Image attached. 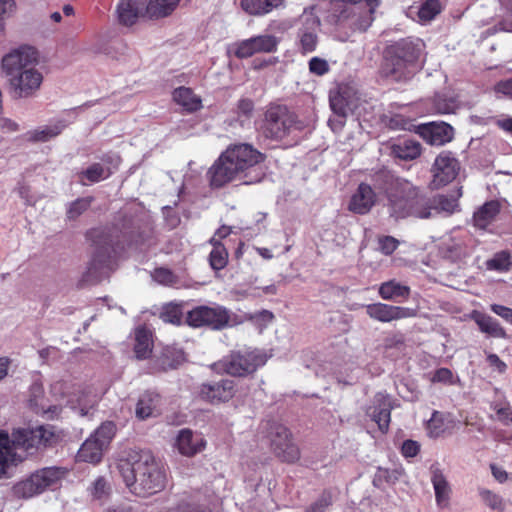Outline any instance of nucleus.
<instances>
[{
    "instance_id": "obj_1",
    "label": "nucleus",
    "mask_w": 512,
    "mask_h": 512,
    "mask_svg": "<svg viewBox=\"0 0 512 512\" xmlns=\"http://www.w3.org/2000/svg\"><path fill=\"white\" fill-rule=\"evenodd\" d=\"M265 160L266 155L251 144H230L208 169L209 185L219 189L235 180L246 185L258 183L265 176Z\"/></svg>"
},
{
    "instance_id": "obj_2",
    "label": "nucleus",
    "mask_w": 512,
    "mask_h": 512,
    "mask_svg": "<svg viewBox=\"0 0 512 512\" xmlns=\"http://www.w3.org/2000/svg\"><path fill=\"white\" fill-rule=\"evenodd\" d=\"M374 185L387 199L390 217L399 220L413 216L421 219L431 217L429 197L410 181L381 170L374 175Z\"/></svg>"
},
{
    "instance_id": "obj_3",
    "label": "nucleus",
    "mask_w": 512,
    "mask_h": 512,
    "mask_svg": "<svg viewBox=\"0 0 512 512\" xmlns=\"http://www.w3.org/2000/svg\"><path fill=\"white\" fill-rule=\"evenodd\" d=\"M117 469L135 496L149 497L166 487V471L150 451L129 452L126 458L119 459Z\"/></svg>"
},
{
    "instance_id": "obj_4",
    "label": "nucleus",
    "mask_w": 512,
    "mask_h": 512,
    "mask_svg": "<svg viewBox=\"0 0 512 512\" xmlns=\"http://www.w3.org/2000/svg\"><path fill=\"white\" fill-rule=\"evenodd\" d=\"M424 42L415 37H405L388 45L384 51L380 74L393 82L412 79L423 53Z\"/></svg>"
},
{
    "instance_id": "obj_5",
    "label": "nucleus",
    "mask_w": 512,
    "mask_h": 512,
    "mask_svg": "<svg viewBox=\"0 0 512 512\" xmlns=\"http://www.w3.org/2000/svg\"><path fill=\"white\" fill-rule=\"evenodd\" d=\"M58 441V436L51 425H41L32 429H18L13 432V440L9 434L0 430V479L7 476L10 464L13 462V448L24 449L27 453L33 454L34 450L41 447L52 446Z\"/></svg>"
},
{
    "instance_id": "obj_6",
    "label": "nucleus",
    "mask_w": 512,
    "mask_h": 512,
    "mask_svg": "<svg viewBox=\"0 0 512 512\" xmlns=\"http://www.w3.org/2000/svg\"><path fill=\"white\" fill-rule=\"evenodd\" d=\"M336 2L327 16V22L337 30L365 32L372 24L380 0H329Z\"/></svg>"
},
{
    "instance_id": "obj_7",
    "label": "nucleus",
    "mask_w": 512,
    "mask_h": 512,
    "mask_svg": "<svg viewBox=\"0 0 512 512\" xmlns=\"http://www.w3.org/2000/svg\"><path fill=\"white\" fill-rule=\"evenodd\" d=\"M301 126L295 113L284 105L271 104L267 107L260 122L261 134L269 140L282 141L292 131L300 130Z\"/></svg>"
},
{
    "instance_id": "obj_8",
    "label": "nucleus",
    "mask_w": 512,
    "mask_h": 512,
    "mask_svg": "<svg viewBox=\"0 0 512 512\" xmlns=\"http://www.w3.org/2000/svg\"><path fill=\"white\" fill-rule=\"evenodd\" d=\"M86 238L94 247L87 274L98 277L102 274L103 269L109 267L112 254L116 251L113 234L109 228H92L86 232Z\"/></svg>"
},
{
    "instance_id": "obj_9",
    "label": "nucleus",
    "mask_w": 512,
    "mask_h": 512,
    "mask_svg": "<svg viewBox=\"0 0 512 512\" xmlns=\"http://www.w3.org/2000/svg\"><path fill=\"white\" fill-rule=\"evenodd\" d=\"M116 425L111 421L102 423L81 445L77 458L79 461L96 464L101 461L103 451L115 436Z\"/></svg>"
},
{
    "instance_id": "obj_10",
    "label": "nucleus",
    "mask_w": 512,
    "mask_h": 512,
    "mask_svg": "<svg viewBox=\"0 0 512 512\" xmlns=\"http://www.w3.org/2000/svg\"><path fill=\"white\" fill-rule=\"evenodd\" d=\"M38 51L30 45H20L4 54L0 61V72L8 80L25 69L36 66L38 63Z\"/></svg>"
},
{
    "instance_id": "obj_11",
    "label": "nucleus",
    "mask_w": 512,
    "mask_h": 512,
    "mask_svg": "<svg viewBox=\"0 0 512 512\" xmlns=\"http://www.w3.org/2000/svg\"><path fill=\"white\" fill-rule=\"evenodd\" d=\"M266 355L258 349L232 351L224 360L225 371L232 376H246L265 365Z\"/></svg>"
},
{
    "instance_id": "obj_12",
    "label": "nucleus",
    "mask_w": 512,
    "mask_h": 512,
    "mask_svg": "<svg viewBox=\"0 0 512 512\" xmlns=\"http://www.w3.org/2000/svg\"><path fill=\"white\" fill-rule=\"evenodd\" d=\"M230 321L229 310L223 306L200 305L187 313L186 322L190 327H207L211 330H222Z\"/></svg>"
},
{
    "instance_id": "obj_13",
    "label": "nucleus",
    "mask_w": 512,
    "mask_h": 512,
    "mask_svg": "<svg viewBox=\"0 0 512 512\" xmlns=\"http://www.w3.org/2000/svg\"><path fill=\"white\" fill-rule=\"evenodd\" d=\"M63 472L56 467L43 468L31 474L15 486L16 493L23 498H31L57 484Z\"/></svg>"
},
{
    "instance_id": "obj_14",
    "label": "nucleus",
    "mask_w": 512,
    "mask_h": 512,
    "mask_svg": "<svg viewBox=\"0 0 512 512\" xmlns=\"http://www.w3.org/2000/svg\"><path fill=\"white\" fill-rule=\"evenodd\" d=\"M269 439L270 448L280 461L293 464L300 459V449L293 441L292 433L284 425H274L269 433Z\"/></svg>"
},
{
    "instance_id": "obj_15",
    "label": "nucleus",
    "mask_w": 512,
    "mask_h": 512,
    "mask_svg": "<svg viewBox=\"0 0 512 512\" xmlns=\"http://www.w3.org/2000/svg\"><path fill=\"white\" fill-rule=\"evenodd\" d=\"M296 46L302 55L316 51L319 44L320 19L312 13L302 14L296 20Z\"/></svg>"
},
{
    "instance_id": "obj_16",
    "label": "nucleus",
    "mask_w": 512,
    "mask_h": 512,
    "mask_svg": "<svg viewBox=\"0 0 512 512\" xmlns=\"http://www.w3.org/2000/svg\"><path fill=\"white\" fill-rule=\"evenodd\" d=\"M11 95L16 99L29 98L36 94L43 82L42 73L35 66L7 80Z\"/></svg>"
},
{
    "instance_id": "obj_17",
    "label": "nucleus",
    "mask_w": 512,
    "mask_h": 512,
    "mask_svg": "<svg viewBox=\"0 0 512 512\" xmlns=\"http://www.w3.org/2000/svg\"><path fill=\"white\" fill-rule=\"evenodd\" d=\"M235 393V382L230 379H221L216 382L202 383L198 390V397L206 403L218 405L231 400Z\"/></svg>"
},
{
    "instance_id": "obj_18",
    "label": "nucleus",
    "mask_w": 512,
    "mask_h": 512,
    "mask_svg": "<svg viewBox=\"0 0 512 512\" xmlns=\"http://www.w3.org/2000/svg\"><path fill=\"white\" fill-rule=\"evenodd\" d=\"M397 406L396 400L390 395L378 392L375 394L373 404L367 409L366 413L377 424L378 429L383 434H386L390 427L391 411Z\"/></svg>"
},
{
    "instance_id": "obj_19",
    "label": "nucleus",
    "mask_w": 512,
    "mask_h": 512,
    "mask_svg": "<svg viewBox=\"0 0 512 512\" xmlns=\"http://www.w3.org/2000/svg\"><path fill=\"white\" fill-rule=\"evenodd\" d=\"M365 309L371 319L383 323L414 317L416 314L414 309L381 302L368 304Z\"/></svg>"
},
{
    "instance_id": "obj_20",
    "label": "nucleus",
    "mask_w": 512,
    "mask_h": 512,
    "mask_svg": "<svg viewBox=\"0 0 512 512\" xmlns=\"http://www.w3.org/2000/svg\"><path fill=\"white\" fill-rule=\"evenodd\" d=\"M116 14L121 25L131 27L139 18L148 19V0H119Z\"/></svg>"
},
{
    "instance_id": "obj_21",
    "label": "nucleus",
    "mask_w": 512,
    "mask_h": 512,
    "mask_svg": "<svg viewBox=\"0 0 512 512\" xmlns=\"http://www.w3.org/2000/svg\"><path fill=\"white\" fill-rule=\"evenodd\" d=\"M458 171L459 163L456 158L440 154L433 164V182L437 185H446L456 178Z\"/></svg>"
},
{
    "instance_id": "obj_22",
    "label": "nucleus",
    "mask_w": 512,
    "mask_h": 512,
    "mask_svg": "<svg viewBox=\"0 0 512 512\" xmlns=\"http://www.w3.org/2000/svg\"><path fill=\"white\" fill-rule=\"evenodd\" d=\"M376 203V193L373 188L366 184L360 183L356 192L352 195L349 202V210L359 214H367Z\"/></svg>"
},
{
    "instance_id": "obj_23",
    "label": "nucleus",
    "mask_w": 512,
    "mask_h": 512,
    "mask_svg": "<svg viewBox=\"0 0 512 512\" xmlns=\"http://www.w3.org/2000/svg\"><path fill=\"white\" fill-rule=\"evenodd\" d=\"M470 317L477 324L479 330L487 336L501 339L508 337L505 328L492 316L473 310Z\"/></svg>"
},
{
    "instance_id": "obj_24",
    "label": "nucleus",
    "mask_w": 512,
    "mask_h": 512,
    "mask_svg": "<svg viewBox=\"0 0 512 512\" xmlns=\"http://www.w3.org/2000/svg\"><path fill=\"white\" fill-rule=\"evenodd\" d=\"M205 445V440L201 436H195L189 429H182L176 439L178 451L189 457L201 452Z\"/></svg>"
},
{
    "instance_id": "obj_25",
    "label": "nucleus",
    "mask_w": 512,
    "mask_h": 512,
    "mask_svg": "<svg viewBox=\"0 0 512 512\" xmlns=\"http://www.w3.org/2000/svg\"><path fill=\"white\" fill-rule=\"evenodd\" d=\"M502 208L499 200H490L480 206L473 214L474 226L486 229L498 216Z\"/></svg>"
},
{
    "instance_id": "obj_26",
    "label": "nucleus",
    "mask_w": 512,
    "mask_h": 512,
    "mask_svg": "<svg viewBox=\"0 0 512 512\" xmlns=\"http://www.w3.org/2000/svg\"><path fill=\"white\" fill-rule=\"evenodd\" d=\"M161 397L158 393L152 391L144 392L136 405V416L141 420L155 416L159 413Z\"/></svg>"
},
{
    "instance_id": "obj_27",
    "label": "nucleus",
    "mask_w": 512,
    "mask_h": 512,
    "mask_svg": "<svg viewBox=\"0 0 512 512\" xmlns=\"http://www.w3.org/2000/svg\"><path fill=\"white\" fill-rule=\"evenodd\" d=\"M431 482L435 491V500L439 507L444 508L449 505L451 487L439 468L432 469Z\"/></svg>"
},
{
    "instance_id": "obj_28",
    "label": "nucleus",
    "mask_w": 512,
    "mask_h": 512,
    "mask_svg": "<svg viewBox=\"0 0 512 512\" xmlns=\"http://www.w3.org/2000/svg\"><path fill=\"white\" fill-rule=\"evenodd\" d=\"M172 96L173 100L189 113L196 112L202 108L201 98L189 87L181 86L176 88Z\"/></svg>"
},
{
    "instance_id": "obj_29",
    "label": "nucleus",
    "mask_w": 512,
    "mask_h": 512,
    "mask_svg": "<svg viewBox=\"0 0 512 512\" xmlns=\"http://www.w3.org/2000/svg\"><path fill=\"white\" fill-rule=\"evenodd\" d=\"M153 350V339L151 331L145 326L135 329L134 353L137 359H148Z\"/></svg>"
},
{
    "instance_id": "obj_30",
    "label": "nucleus",
    "mask_w": 512,
    "mask_h": 512,
    "mask_svg": "<svg viewBox=\"0 0 512 512\" xmlns=\"http://www.w3.org/2000/svg\"><path fill=\"white\" fill-rule=\"evenodd\" d=\"M390 149L393 157L405 161L414 160L421 154L420 143L411 139L399 140L393 143Z\"/></svg>"
},
{
    "instance_id": "obj_31",
    "label": "nucleus",
    "mask_w": 512,
    "mask_h": 512,
    "mask_svg": "<svg viewBox=\"0 0 512 512\" xmlns=\"http://www.w3.org/2000/svg\"><path fill=\"white\" fill-rule=\"evenodd\" d=\"M181 0H148V19L166 18L177 9Z\"/></svg>"
},
{
    "instance_id": "obj_32",
    "label": "nucleus",
    "mask_w": 512,
    "mask_h": 512,
    "mask_svg": "<svg viewBox=\"0 0 512 512\" xmlns=\"http://www.w3.org/2000/svg\"><path fill=\"white\" fill-rule=\"evenodd\" d=\"M378 293L383 300H397L399 298L406 300L410 296V288L395 280H390L380 285Z\"/></svg>"
},
{
    "instance_id": "obj_33",
    "label": "nucleus",
    "mask_w": 512,
    "mask_h": 512,
    "mask_svg": "<svg viewBox=\"0 0 512 512\" xmlns=\"http://www.w3.org/2000/svg\"><path fill=\"white\" fill-rule=\"evenodd\" d=\"M209 243L212 250L209 254V264L214 271L223 270L228 264L229 253L222 242H217L216 238H211Z\"/></svg>"
},
{
    "instance_id": "obj_34",
    "label": "nucleus",
    "mask_w": 512,
    "mask_h": 512,
    "mask_svg": "<svg viewBox=\"0 0 512 512\" xmlns=\"http://www.w3.org/2000/svg\"><path fill=\"white\" fill-rule=\"evenodd\" d=\"M254 111L255 105L252 99L246 97L240 98L233 109V114L235 115L234 119L243 127L251 121Z\"/></svg>"
},
{
    "instance_id": "obj_35",
    "label": "nucleus",
    "mask_w": 512,
    "mask_h": 512,
    "mask_svg": "<svg viewBox=\"0 0 512 512\" xmlns=\"http://www.w3.org/2000/svg\"><path fill=\"white\" fill-rule=\"evenodd\" d=\"M487 270L506 273L512 268V256L507 250H502L493 255L485 262Z\"/></svg>"
},
{
    "instance_id": "obj_36",
    "label": "nucleus",
    "mask_w": 512,
    "mask_h": 512,
    "mask_svg": "<svg viewBox=\"0 0 512 512\" xmlns=\"http://www.w3.org/2000/svg\"><path fill=\"white\" fill-rule=\"evenodd\" d=\"M112 173L113 171L109 167L105 168L100 163H93L86 170L82 171L79 176L81 183L86 185L83 179L88 180L90 183H97L101 180L109 178Z\"/></svg>"
},
{
    "instance_id": "obj_37",
    "label": "nucleus",
    "mask_w": 512,
    "mask_h": 512,
    "mask_svg": "<svg viewBox=\"0 0 512 512\" xmlns=\"http://www.w3.org/2000/svg\"><path fill=\"white\" fill-rule=\"evenodd\" d=\"M429 203L431 207V216L433 215V211L436 213L445 212L448 215H451L458 208L457 200L445 195H438L436 197L429 198Z\"/></svg>"
},
{
    "instance_id": "obj_38",
    "label": "nucleus",
    "mask_w": 512,
    "mask_h": 512,
    "mask_svg": "<svg viewBox=\"0 0 512 512\" xmlns=\"http://www.w3.org/2000/svg\"><path fill=\"white\" fill-rule=\"evenodd\" d=\"M167 512H212V510L206 505L195 502L191 495L184 493L179 502Z\"/></svg>"
},
{
    "instance_id": "obj_39",
    "label": "nucleus",
    "mask_w": 512,
    "mask_h": 512,
    "mask_svg": "<svg viewBox=\"0 0 512 512\" xmlns=\"http://www.w3.org/2000/svg\"><path fill=\"white\" fill-rule=\"evenodd\" d=\"M256 53H271L277 50L278 40L273 35H258L249 38Z\"/></svg>"
},
{
    "instance_id": "obj_40",
    "label": "nucleus",
    "mask_w": 512,
    "mask_h": 512,
    "mask_svg": "<svg viewBox=\"0 0 512 512\" xmlns=\"http://www.w3.org/2000/svg\"><path fill=\"white\" fill-rule=\"evenodd\" d=\"M442 11L439 0H425L418 10V21L422 24L432 21Z\"/></svg>"
},
{
    "instance_id": "obj_41",
    "label": "nucleus",
    "mask_w": 512,
    "mask_h": 512,
    "mask_svg": "<svg viewBox=\"0 0 512 512\" xmlns=\"http://www.w3.org/2000/svg\"><path fill=\"white\" fill-rule=\"evenodd\" d=\"M185 361V353L182 349L167 346L162 352V364L165 368L175 369Z\"/></svg>"
},
{
    "instance_id": "obj_42",
    "label": "nucleus",
    "mask_w": 512,
    "mask_h": 512,
    "mask_svg": "<svg viewBox=\"0 0 512 512\" xmlns=\"http://www.w3.org/2000/svg\"><path fill=\"white\" fill-rule=\"evenodd\" d=\"M426 429L430 437H440L445 432L446 429L445 415L439 411H433L431 418L427 422Z\"/></svg>"
},
{
    "instance_id": "obj_43",
    "label": "nucleus",
    "mask_w": 512,
    "mask_h": 512,
    "mask_svg": "<svg viewBox=\"0 0 512 512\" xmlns=\"http://www.w3.org/2000/svg\"><path fill=\"white\" fill-rule=\"evenodd\" d=\"M93 200V197L89 196L77 198L75 201L71 202L66 211L67 219L76 220L79 216L88 210Z\"/></svg>"
},
{
    "instance_id": "obj_44",
    "label": "nucleus",
    "mask_w": 512,
    "mask_h": 512,
    "mask_svg": "<svg viewBox=\"0 0 512 512\" xmlns=\"http://www.w3.org/2000/svg\"><path fill=\"white\" fill-rule=\"evenodd\" d=\"M159 317L165 323L179 326L182 323L183 313L179 305L169 303L163 307Z\"/></svg>"
},
{
    "instance_id": "obj_45",
    "label": "nucleus",
    "mask_w": 512,
    "mask_h": 512,
    "mask_svg": "<svg viewBox=\"0 0 512 512\" xmlns=\"http://www.w3.org/2000/svg\"><path fill=\"white\" fill-rule=\"evenodd\" d=\"M430 134L433 142L444 144L451 141L453 137V128L446 123H442L440 125L431 124Z\"/></svg>"
},
{
    "instance_id": "obj_46",
    "label": "nucleus",
    "mask_w": 512,
    "mask_h": 512,
    "mask_svg": "<svg viewBox=\"0 0 512 512\" xmlns=\"http://www.w3.org/2000/svg\"><path fill=\"white\" fill-rule=\"evenodd\" d=\"M332 502V493L329 490H324L319 498L306 508L305 512H325Z\"/></svg>"
},
{
    "instance_id": "obj_47",
    "label": "nucleus",
    "mask_w": 512,
    "mask_h": 512,
    "mask_svg": "<svg viewBox=\"0 0 512 512\" xmlns=\"http://www.w3.org/2000/svg\"><path fill=\"white\" fill-rule=\"evenodd\" d=\"M110 485L104 477H98L90 488L91 495L94 499L104 500L110 495Z\"/></svg>"
},
{
    "instance_id": "obj_48",
    "label": "nucleus",
    "mask_w": 512,
    "mask_h": 512,
    "mask_svg": "<svg viewBox=\"0 0 512 512\" xmlns=\"http://www.w3.org/2000/svg\"><path fill=\"white\" fill-rule=\"evenodd\" d=\"M152 276L155 281L166 286H172L178 281V278L174 272L164 267L155 268Z\"/></svg>"
},
{
    "instance_id": "obj_49",
    "label": "nucleus",
    "mask_w": 512,
    "mask_h": 512,
    "mask_svg": "<svg viewBox=\"0 0 512 512\" xmlns=\"http://www.w3.org/2000/svg\"><path fill=\"white\" fill-rule=\"evenodd\" d=\"M330 106L333 112L345 117L348 109V100L340 92L330 96Z\"/></svg>"
},
{
    "instance_id": "obj_50",
    "label": "nucleus",
    "mask_w": 512,
    "mask_h": 512,
    "mask_svg": "<svg viewBox=\"0 0 512 512\" xmlns=\"http://www.w3.org/2000/svg\"><path fill=\"white\" fill-rule=\"evenodd\" d=\"M61 127L53 126V127H45L41 130H35L31 133L30 140L35 142H45L49 139L59 135L61 133Z\"/></svg>"
},
{
    "instance_id": "obj_51",
    "label": "nucleus",
    "mask_w": 512,
    "mask_h": 512,
    "mask_svg": "<svg viewBox=\"0 0 512 512\" xmlns=\"http://www.w3.org/2000/svg\"><path fill=\"white\" fill-rule=\"evenodd\" d=\"M480 496H481L482 500L484 501V503L488 507H490L492 510H495L497 512H502L503 502H502V498L499 495L493 493L490 490H482L480 492Z\"/></svg>"
},
{
    "instance_id": "obj_52",
    "label": "nucleus",
    "mask_w": 512,
    "mask_h": 512,
    "mask_svg": "<svg viewBox=\"0 0 512 512\" xmlns=\"http://www.w3.org/2000/svg\"><path fill=\"white\" fill-rule=\"evenodd\" d=\"M234 55L238 59L249 58L254 55L250 39H245L234 44Z\"/></svg>"
},
{
    "instance_id": "obj_53",
    "label": "nucleus",
    "mask_w": 512,
    "mask_h": 512,
    "mask_svg": "<svg viewBox=\"0 0 512 512\" xmlns=\"http://www.w3.org/2000/svg\"><path fill=\"white\" fill-rule=\"evenodd\" d=\"M309 71L317 76H323L329 72V65L325 59L313 57L309 60Z\"/></svg>"
},
{
    "instance_id": "obj_54",
    "label": "nucleus",
    "mask_w": 512,
    "mask_h": 512,
    "mask_svg": "<svg viewBox=\"0 0 512 512\" xmlns=\"http://www.w3.org/2000/svg\"><path fill=\"white\" fill-rule=\"evenodd\" d=\"M379 249L384 255H391L399 246V241L392 236H382L378 239Z\"/></svg>"
},
{
    "instance_id": "obj_55",
    "label": "nucleus",
    "mask_w": 512,
    "mask_h": 512,
    "mask_svg": "<svg viewBox=\"0 0 512 512\" xmlns=\"http://www.w3.org/2000/svg\"><path fill=\"white\" fill-rule=\"evenodd\" d=\"M497 95L512 100V77L498 81L493 88Z\"/></svg>"
},
{
    "instance_id": "obj_56",
    "label": "nucleus",
    "mask_w": 512,
    "mask_h": 512,
    "mask_svg": "<svg viewBox=\"0 0 512 512\" xmlns=\"http://www.w3.org/2000/svg\"><path fill=\"white\" fill-rule=\"evenodd\" d=\"M431 382L452 384L453 383V373L448 368H444V367L439 368L433 373Z\"/></svg>"
},
{
    "instance_id": "obj_57",
    "label": "nucleus",
    "mask_w": 512,
    "mask_h": 512,
    "mask_svg": "<svg viewBox=\"0 0 512 512\" xmlns=\"http://www.w3.org/2000/svg\"><path fill=\"white\" fill-rule=\"evenodd\" d=\"M420 452V444L417 441L408 439L405 440L401 446V454L405 458H413Z\"/></svg>"
},
{
    "instance_id": "obj_58",
    "label": "nucleus",
    "mask_w": 512,
    "mask_h": 512,
    "mask_svg": "<svg viewBox=\"0 0 512 512\" xmlns=\"http://www.w3.org/2000/svg\"><path fill=\"white\" fill-rule=\"evenodd\" d=\"M490 310L512 325V308L494 303L490 305Z\"/></svg>"
},
{
    "instance_id": "obj_59",
    "label": "nucleus",
    "mask_w": 512,
    "mask_h": 512,
    "mask_svg": "<svg viewBox=\"0 0 512 512\" xmlns=\"http://www.w3.org/2000/svg\"><path fill=\"white\" fill-rule=\"evenodd\" d=\"M486 360L491 368L496 370L498 373L503 374L507 370V365L500 359L497 354L490 353L487 355Z\"/></svg>"
},
{
    "instance_id": "obj_60",
    "label": "nucleus",
    "mask_w": 512,
    "mask_h": 512,
    "mask_svg": "<svg viewBox=\"0 0 512 512\" xmlns=\"http://www.w3.org/2000/svg\"><path fill=\"white\" fill-rule=\"evenodd\" d=\"M152 237H153L152 229L148 228L147 230L139 232L136 237L131 238L130 244L143 245L146 243H150Z\"/></svg>"
},
{
    "instance_id": "obj_61",
    "label": "nucleus",
    "mask_w": 512,
    "mask_h": 512,
    "mask_svg": "<svg viewBox=\"0 0 512 512\" xmlns=\"http://www.w3.org/2000/svg\"><path fill=\"white\" fill-rule=\"evenodd\" d=\"M490 468H491L492 475L498 482L504 483L505 481H507L508 473L503 468L498 467L495 464H491Z\"/></svg>"
},
{
    "instance_id": "obj_62",
    "label": "nucleus",
    "mask_w": 512,
    "mask_h": 512,
    "mask_svg": "<svg viewBox=\"0 0 512 512\" xmlns=\"http://www.w3.org/2000/svg\"><path fill=\"white\" fill-rule=\"evenodd\" d=\"M232 233V227L222 225L219 227L211 238H216L217 242H222L223 239L227 238Z\"/></svg>"
},
{
    "instance_id": "obj_63",
    "label": "nucleus",
    "mask_w": 512,
    "mask_h": 512,
    "mask_svg": "<svg viewBox=\"0 0 512 512\" xmlns=\"http://www.w3.org/2000/svg\"><path fill=\"white\" fill-rule=\"evenodd\" d=\"M101 160L105 164L111 165L114 168H118V166H119V164L121 162V157L119 155H114V154L107 153V154H104L101 157Z\"/></svg>"
},
{
    "instance_id": "obj_64",
    "label": "nucleus",
    "mask_w": 512,
    "mask_h": 512,
    "mask_svg": "<svg viewBox=\"0 0 512 512\" xmlns=\"http://www.w3.org/2000/svg\"><path fill=\"white\" fill-rule=\"evenodd\" d=\"M497 414L505 424H512V410L509 407L500 408Z\"/></svg>"
}]
</instances>
